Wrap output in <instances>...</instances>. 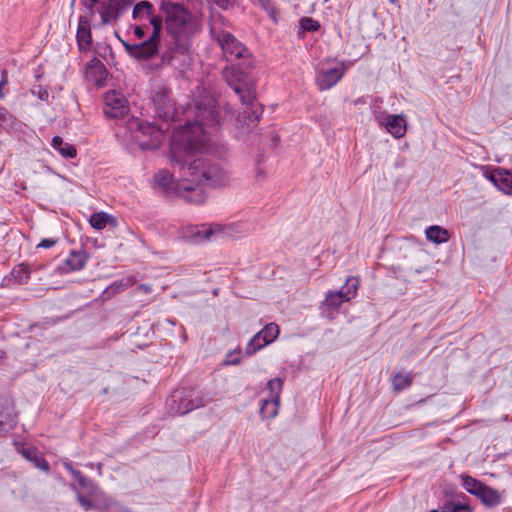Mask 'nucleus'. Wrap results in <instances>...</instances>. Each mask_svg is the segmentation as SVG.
<instances>
[{"mask_svg": "<svg viewBox=\"0 0 512 512\" xmlns=\"http://www.w3.org/2000/svg\"><path fill=\"white\" fill-rule=\"evenodd\" d=\"M185 125L175 129L170 141V160L178 167L180 177L174 180L168 170L154 175L156 185L167 196H178L188 203L202 204L206 200L205 186L223 187L229 183V173L211 156L221 158L225 148L210 138V131L219 124V111L212 97L195 100L185 109Z\"/></svg>", "mask_w": 512, "mask_h": 512, "instance_id": "nucleus-1", "label": "nucleus"}, {"mask_svg": "<svg viewBox=\"0 0 512 512\" xmlns=\"http://www.w3.org/2000/svg\"><path fill=\"white\" fill-rule=\"evenodd\" d=\"M166 13V29L173 39L166 58L169 63L184 66L190 59L192 38L199 32V23L191 13L176 2L162 4Z\"/></svg>", "mask_w": 512, "mask_h": 512, "instance_id": "nucleus-2", "label": "nucleus"}, {"mask_svg": "<svg viewBox=\"0 0 512 512\" xmlns=\"http://www.w3.org/2000/svg\"><path fill=\"white\" fill-rule=\"evenodd\" d=\"M222 74L227 84L246 106L242 115L238 117V123L240 134H248L257 127L263 114V106L256 102L254 87L244 70L235 65H229L223 69Z\"/></svg>", "mask_w": 512, "mask_h": 512, "instance_id": "nucleus-3", "label": "nucleus"}, {"mask_svg": "<svg viewBox=\"0 0 512 512\" xmlns=\"http://www.w3.org/2000/svg\"><path fill=\"white\" fill-rule=\"evenodd\" d=\"M208 402L202 391L196 388H180L172 392L166 404L170 415L177 416L204 407Z\"/></svg>", "mask_w": 512, "mask_h": 512, "instance_id": "nucleus-4", "label": "nucleus"}, {"mask_svg": "<svg viewBox=\"0 0 512 512\" xmlns=\"http://www.w3.org/2000/svg\"><path fill=\"white\" fill-rule=\"evenodd\" d=\"M215 39L228 61H240V64L247 69L253 67L254 58L251 51L232 33L221 30L215 34Z\"/></svg>", "mask_w": 512, "mask_h": 512, "instance_id": "nucleus-5", "label": "nucleus"}, {"mask_svg": "<svg viewBox=\"0 0 512 512\" xmlns=\"http://www.w3.org/2000/svg\"><path fill=\"white\" fill-rule=\"evenodd\" d=\"M160 22L158 19L152 20V33L149 38L140 44H128L123 42L127 53L136 59H149L158 52L160 37Z\"/></svg>", "mask_w": 512, "mask_h": 512, "instance_id": "nucleus-6", "label": "nucleus"}, {"mask_svg": "<svg viewBox=\"0 0 512 512\" xmlns=\"http://www.w3.org/2000/svg\"><path fill=\"white\" fill-rule=\"evenodd\" d=\"M134 124L137 127L138 133L136 139L143 149L158 148L165 138V130L168 129V127L164 129L152 122H144L138 119L131 123V127Z\"/></svg>", "mask_w": 512, "mask_h": 512, "instance_id": "nucleus-7", "label": "nucleus"}, {"mask_svg": "<svg viewBox=\"0 0 512 512\" xmlns=\"http://www.w3.org/2000/svg\"><path fill=\"white\" fill-rule=\"evenodd\" d=\"M279 335V327L276 323H269L257 332L245 347V354L252 356L265 346L272 343Z\"/></svg>", "mask_w": 512, "mask_h": 512, "instance_id": "nucleus-8", "label": "nucleus"}, {"mask_svg": "<svg viewBox=\"0 0 512 512\" xmlns=\"http://www.w3.org/2000/svg\"><path fill=\"white\" fill-rule=\"evenodd\" d=\"M103 112L108 118L123 119L129 113L128 102L121 93L108 91L104 97Z\"/></svg>", "mask_w": 512, "mask_h": 512, "instance_id": "nucleus-9", "label": "nucleus"}, {"mask_svg": "<svg viewBox=\"0 0 512 512\" xmlns=\"http://www.w3.org/2000/svg\"><path fill=\"white\" fill-rule=\"evenodd\" d=\"M18 412L14 399L8 395L0 396V433L13 430L17 424Z\"/></svg>", "mask_w": 512, "mask_h": 512, "instance_id": "nucleus-10", "label": "nucleus"}, {"mask_svg": "<svg viewBox=\"0 0 512 512\" xmlns=\"http://www.w3.org/2000/svg\"><path fill=\"white\" fill-rule=\"evenodd\" d=\"M134 0H104L100 2L98 13L103 24H109L119 18Z\"/></svg>", "mask_w": 512, "mask_h": 512, "instance_id": "nucleus-11", "label": "nucleus"}, {"mask_svg": "<svg viewBox=\"0 0 512 512\" xmlns=\"http://www.w3.org/2000/svg\"><path fill=\"white\" fill-rule=\"evenodd\" d=\"M155 114L164 121L173 120L176 114L174 103L166 88L159 89L153 96Z\"/></svg>", "mask_w": 512, "mask_h": 512, "instance_id": "nucleus-12", "label": "nucleus"}, {"mask_svg": "<svg viewBox=\"0 0 512 512\" xmlns=\"http://www.w3.org/2000/svg\"><path fill=\"white\" fill-rule=\"evenodd\" d=\"M346 67L344 62L339 67L323 69L317 73L316 85L320 91H326L334 87L345 75Z\"/></svg>", "mask_w": 512, "mask_h": 512, "instance_id": "nucleus-13", "label": "nucleus"}, {"mask_svg": "<svg viewBox=\"0 0 512 512\" xmlns=\"http://www.w3.org/2000/svg\"><path fill=\"white\" fill-rule=\"evenodd\" d=\"M484 177L495 187L507 194H512V172L503 168H494L484 172Z\"/></svg>", "mask_w": 512, "mask_h": 512, "instance_id": "nucleus-14", "label": "nucleus"}, {"mask_svg": "<svg viewBox=\"0 0 512 512\" xmlns=\"http://www.w3.org/2000/svg\"><path fill=\"white\" fill-rule=\"evenodd\" d=\"M505 491H499L491 486L484 484L476 498L486 508L492 509L498 507L504 500Z\"/></svg>", "mask_w": 512, "mask_h": 512, "instance_id": "nucleus-15", "label": "nucleus"}, {"mask_svg": "<svg viewBox=\"0 0 512 512\" xmlns=\"http://www.w3.org/2000/svg\"><path fill=\"white\" fill-rule=\"evenodd\" d=\"M132 17L139 21H147L149 25L152 26V20L158 19L160 22V30H162L163 27V20L161 16L154 15V7L153 5L146 0H142L138 2L134 8Z\"/></svg>", "mask_w": 512, "mask_h": 512, "instance_id": "nucleus-16", "label": "nucleus"}, {"mask_svg": "<svg viewBox=\"0 0 512 512\" xmlns=\"http://www.w3.org/2000/svg\"><path fill=\"white\" fill-rule=\"evenodd\" d=\"M381 124L396 139L402 138L406 134V121L402 115H386Z\"/></svg>", "mask_w": 512, "mask_h": 512, "instance_id": "nucleus-17", "label": "nucleus"}, {"mask_svg": "<svg viewBox=\"0 0 512 512\" xmlns=\"http://www.w3.org/2000/svg\"><path fill=\"white\" fill-rule=\"evenodd\" d=\"M88 261V255L85 251H71L63 265L60 267L62 272L69 273L83 269Z\"/></svg>", "mask_w": 512, "mask_h": 512, "instance_id": "nucleus-18", "label": "nucleus"}, {"mask_svg": "<svg viewBox=\"0 0 512 512\" xmlns=\"http://www.w3.org/2000/svg\"><path fill=\"white\" fill-rule=\"evenodd\" d=\"M78 47L81 51L88 50L92 43L90 23L85 17H80L76 33Z\"/></svg>", "mask_w": 512, "mask_h": 512, "instance_id": "nucleus-19", "label": "nucleus"}, {"mask_svg": "<svg viewBox=\"0 0 512 512\" xmlns=\"http://www.w3.org/2000/svg\"><path fill=\"white\" fill-rule=\"evenodd\" d=\"M86 75L96 85L103 86L106 80L107 70L104 64L95 58L87 65Z\"/></svg>", "mask_w": 512, "mask_h": 512, "instance_id": "nucleus-20", "label": "nucleus"}, {"mask_svg": "<svg viewBox=\"0 0 512 512\" xmlns=\"http://www.w3.org/2000/svg\"><path fill=\"white\" fill-rule=\"evenodd\" d=\"M19 452L21 453V455L28 461H30L31 463H33V465L38 468V469H41L45 472H48L50 470V466H49V463L48 461L39 453V451L37 450V448L35 447H22L21 449H19Z\"/></svg>", "mask_w": 512, "mask_h": 512, "instance_id": "nucleus-21", "label": "nucleus"}, {"mask_svg": "<svg viewBox=\"0 0 512 512\" xmlns=\"http://www.w3.org/2000/svg\"><path fill=\"white\" fill-rule=\"evenodd\" d=\"M51 146L65 158H74L77 155V150L74 145L64 142L60 136H54L52 138Z\"/></svg>", "mask_w": 512, "mask_h": 512, "instance_id": "nucleus-22", "label": "nucleus"}, {"mask_svg": "<svg viewBox=\"0 0 512 512\" xmlns=\"http://www.w3.org/2000/svg\"><path fill=\"white\" fill-rule=\"evenodd\" d=\"M426 238L436 244L445 243L449 240V233L446 229L432 225L425 230Z\"/></svg>", "mask_w": 512, "mask_h": 512, "instance_id": "nucleus-23", "label": "nucleus"}, {"mask_svg": "<svg viewBox=\"0 0 512 512\" xmlns=\"http://www.w3.org/2000/svg\"><path fill=\"white\" fill-rule=\"evenodd\" d=\"M360 286V280L357 277L350 276L346 279L345 284L341 287L339 292L347 302L355 298Z\"/></svg>", "mask_w": 512, "mask_h": 512, "instance_id": "nucleus-24", "label": "nucleus"}, {"mask_svg": "<svg viewBox=\"0 0 512 512\" xmlns=\"http://www.w3.org/2000/svg\"><path fill=\"white\" fill-rule=\"evenodd\" d=\"M280 401L265 398L261 402L260 415L262 419H272L278 414Z\"/></svg>", "mask_w": 512, "mask_h": 512, "instance_id": "nucleus-25", "label": "nucleus"}, {"mask_svg": "<svg viewBox=\"0 0 512 512\" xmlns=\"http://www.w3.org/2000/svg\"><path fill=\"white\" fill-rule=\"evenodd\" d=\"M460 479H461L463 488L469 494H471L475 497L477 496V494L480 492V490L482 489V487L485 484L482 481H480L470 475H467V474H461Z\"/></svg>", "mask_w": 512, "mask_h": 512, "instance_id": "nucleus-26", "label": "nucleus"}, {"mask_svg": "<svg viewBox=\"0 0 512 512\" xmlns=\"http://www.w3.org/2000/svg\"><path fill=\"white\" fill-rule=\"evenodd\" d=\"M347 302L339 291H329L323 301V305L328 309L337 310L342 303Z\"/></svg>", "mask_w": 512, "mask_h": 512, "instance_id": "nucleus-27", "label": "nucleus"}, {"mask_svg": "<svg viewBox=\"0 0 512 512\" xmlns=\"http://www.w3.org/2000/svg\"><path fill=\"white\" fill-rule=\"evenodd\" d=\"M413 377L411 373H396L392 378V385L395 391H402L411 386Z\"/></svg>", "mask_w": 512, "mask_h": 512, "instance_id": "nucleus-28", "label": "nucleus"}, {"mask_svg": "<svg viewBox=\"0 0 512 512\" xmlns=\"http://www.w3.org/2000/svg\"><path fill=\"white\" fill-rule=\"evenodd\" d=\"M112 220V217L105 212H96L90 216L89 223L96 230H102Z\"/></svg>", "mask_w": 512, "mask_h": 512, "instance_id": "nucleus-29", "label": "nucleus"}, {"mask_svg": "<svg viewBox=\"0 0 512 512\" xmlns=\"http://www.w3.org/2000/svg\"><path fill=\"white\" fill-rule=\"evenodd\" d=\"M283 389V380L281 378H273L270 379L267 383V390L269 391V395L267 398L279 400L280 401V395L282 393Z\"/></svg>", "mask_w": 512, "mask_h": 512, "instance_id": "nucleus-30", "label": "nucleus"}, {"mask_svg": "<svg viewBox=\"0 0 512 512\" xmlns=\"http://www.w3.org/2000/svg\"><path fill=\"white\" fill-rule=\"evenodd\" d=\"M442 512H472V508L468 504L455 502L452 500L444 502L441 507Z\"/></svg>", "mask_w": 512, "mask_h": 512, "instance_id": "nucleus-31", "label": "nucleus"}, {"mask_svg": "<svg viewBox=\"0 0 512 512\" xmlns=\"http://www.w3.org/2000/svg\"><path fill=\"white\" fill-rule=\"evenodd\" d=\"M11 273L18 283L23 284L30 278L31 271L27 265L19 264L13 268Z\"/></svg>", "mask_w": 512, "mask_h": 512, "instance_id": "nucleus-32", "label": "nucleus"}, {"mask_svg": "<svg viewBox=\"0 0 512 512\" xmlns=\"http://www.w3.org/2000/svg\"><path fill=\"white\" fill-rule=\"evenodd\" d=\"M212 234L213 230L205 225L201 227H195L192 229V236L194 237L196 242L209 240Z\"/></svg>", "mask_w": 512, "mask_h": 512, "instance_id": "nucleus-33", "label": "nucleus"}, {"mask_svg": "<svg viewBox=\"0 0 512 512\" xmlns=\"http://www.w3.org/2000/svg\"><path fill=\"white\" fill-rule=\"evenodd\" d=\"M300 28L303 32H316L320 29V23L311 17H302L299 20Z\"/></svg>", "mask_w": 512, "mask_h": 512, "instance_id": "nucleus-34", "label": "nucleus"}, {"mask_svg": "<svg viewBox=\"0 0 512 512\" xmlns=\"http://www.w3.org/2000/svg\"><path fill=\"white\" fill-rule=\"evenodd\" d=\"M258 4L266 11L268 16L277 22L278 11L274 5L273 0H257Z\"/></svg>", "mask_w": 512, "mask_h": 512, "instance_id": "nucleus-35", "label": "nucleus"}, {"mask_svg": "<svg viewBox=\"0 0 512 512\" xmlns=\"http://www.w3.org/2000/svg\"><path fill=\"white\" fill-rule=\"evenodd\" d=\"M134 283H135V280L130 276V277L115 281L111 287L117 291H120V290L127 289L128 287L132 286Z\"/></svg>", "mask_w": 512, "mask_h": 512, "instance_id": "nucleus-36", "label": "nucleus"}, {"mask_svg": "<svg viewBox=\"0 0 512 512\" xmlns=\"http://www.w3.org/2000/svg\"><path fill=\"white\" fill-rule=\"evenodd\" d=\"M151 25L148 24H140L135 26L134 28V34L137 36V38L142 39L147 34V30L150 28Z\"/></svg>", "mask_w": 512, "mask_h": 512, "instance_id": "nucleus-37", "label": "nucleus"}, {"mask_svg": "<svg viewBox=\"0 0 512 512\" xmlns=\"http://www.w3.org/2000/svg\"><path fill=\"white\" fill-rule=\"evenodd\" d=\"M77 500L79 504L86 510H91L94 507V504L91 500L84 497L81 493L78 492L77 494Z\"/></svg>", "mask_w": 512, "mask_h": 512, "instance_id": "nucleus-38", "label": "nucleus"}, {"mask_svg": "<svg viewBox=\"0 0 512 512\" xmlns=\"http://www.w3.org/2000/svg\"><path fill=\"white\" fill-rule=\"evenodd\" d=\"M58 242V238H45L40 241L37 248L49 249L55 246Z\"/></svg>", "mask_w": 512, "mask_h": 512, "instance_id": "nucleus-39", "label": "nucleus"}, {"mask_svg": "<svg viewBox=\"0 0 512 512\" xmlns=\"http://www.w3.org/2000/svg\"><path fill=\"white\" fill-rule=\"evenodd\" d=\"M75 479L82 488L88 489L92 485V481L85 477L81 472L80 476H76Z\"/></svg>", "mask_w": 512, "mask_h": 512, "instance_id": "nucleus-40", "label": "nucleus"}, {"mask_svg": "<svg viewBox=\"0 0 512 512\" xmlns=\"http://www.w3.org/2000/svg\"><path fill=\"white\" fill-rule=\"evenodd\" d=\"M7 83H8L7 71L2 70L1 71V80H0V99L5 97V93L3 92V87L5 85H7Z\"/></svg>", "mask_w": 512, "mask_h": 512, "instance_id": "nucleus-41", "label": "nucleus"}, {"mask_svg": "<svg viewBox=\"0 0 512 512\" xmlns=\"http://www.w3.org/2000/svg\"><path fill=\"white\" fill-rule=\"evenodd\" d=\"M63 466L64 468L71 473V475L75 478L76 476H80V471L79 470H76L74 469L73 465L71 462H68V461H64L63 462Z\"/></svg>", "mask_w": 512, "mask_h": 512, "instance_id": "nucleus-42", "label": "nucleus"}, {"mask_svg": "<svg viewBox=\"0 0 512 512\" xmlns=\"http://www.w3.org/2000/svg\"><path fill=\"white\" fill-rule=\"evenodd\" d=\"M10 119V114L4 107L0 106V125H3L8 122Z\"/></svg>", "mask_w": 512, "mask_h": 512, "instance_id": "nucleus-43", "label": "nucleus"}, {"mask_svg": "<svg viewBox=\"0 0 512 512\" xmlns=\"http://www.w3.org/2000/svg\"><path fill=\"white\" fill-rule=\"evenodd\" d=\"M214 3L221 9L227 10L231 5V0H213Z\"/></svg>", "mask_w": 512, "mask_h": 512, "instance_id": "nucleus-44", "label": "nucleus"}, {"mask_svg": "<svg viewBox=\"0 0 512 512\" xmlns=\"http://www.w3.org/2000/svg\"><path fill=\"white\" fill-rule=\"evenodd\" d=\"M137 290L141 293H144V294H149L152 292V287L148 284H140L138 287H137Z\"/></svg>", "mask_w": 512, "mask_h": 512, "instance_id": "nucleus-45", "label": "nucleus"}, {"mask_svg": "<svg viewBox=\"0 0 512 512\" xmlns=\"http://www.w3.org/2000/svg\"><path fill=\"white\" fill-rule=\"evenodd\" d=\"M99 0H85V5L89 8H92Z\"/></svg>", "mask_w": 512, "mask_h": 512, "instance_id": "nucleus-46", "label": "nucleus"}, {"mask_svg": "<svg viewBox=\"0 0 512 512\" xmlns=\"http://www.w3.org/2000/svg\"><path fill=\"white\" fill-rule=\"evenodd\" d=\"M239 362H240V360H239V359H237V358H235V359L233 358V359L228 360V363H230V364H234V365H235V364H238Z\"/></svg>", "mask_w": 512, "mask_h": 512, "instance_id": "nucleus-47", "label": "nucleus"}, {"mask_svg": "<svg viewBox=\"0 0 512 512\" xmlns=\"http://www.w3.org/2000/svg\"><path fill=\"white\" fill-rule=\"evenodd\" d=\"M262 175V171L259 169L258 170V173H257V177L261 176Z\"/></svg>", "mask_w": 512, "mask_h": 512, "instance_id": "nucleus-48", "label": "nucleus"}, {"mask_svg": "<svg viewBox=\"0 0 512 512\" xmlns=\"http://www.w3.org/2000/svg\"><path fill=\"white\" fill-rule=\"evenodd\" d=\"M3 355H4V352L0 351V357H3Z\"/></svg>", "mask_w": 512, "mask_h": 512, "instance_id": "nucleus-49", "label": "nucleus"}]
</instances>
